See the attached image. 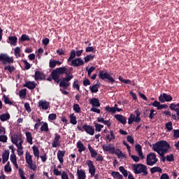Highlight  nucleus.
Returning <instances> with one entry per match:
<instances>
[{"label":"nucleus","instance_id":"obj_38","mask_svg":"<svg viewBox=\"0 0 179 179\" xmlns=\"http://www.w3.org/2000/svg\"><path fill=\"white\" fill-rule=\"evenodd\" d=\"M94 55H87L86 57H84V63L89 62L90 61H92V59H94Z\"/></svg>","mask_w":179,"mask_h":179},{"label":"nucleus","instance_id":"obj_12","mask_svg":"<svg viewBox=\"0 0 179 179\" xmlns=\"http://www.w3.org/2000/svg\"><path fill=\"white\" fill-rule=\"evenodd\" d=\"M61 136L58 134H55V138L52 143V148H58V146H61Z\"/></svg>","mask_w":179,"mask_h":179},{"label":"nucleus","instance_id":"obj_56","mask_svg":"<svg viewBox=\"0 0 179 179\" xmlns=\"http://www.w3.org/2000/svg\"><path fill=\"white\" fill-rule=\"evenodd\" d=\"M129 156H130V157L132 158L134 162H135L136 163H138L139 162V160H141V158H139V157H138L136 155H131V154H129Z\"/></svg>","mask_w":179,"mask_h":179},{"label":"nucleus","instance_id":"obj_15","mask_svg":"<svg viewBox=\"0 0 179 179\" xmlns=\"http://www.w3.org/2000/svg\"><path fill=\"white\" fill-rule=\"evenodd\" d=\"M7 43L8 44H10V45H13L14 47H16V45H17V37L13 36H9L7 40Z\"/></svg>","mask_w":179,"mask_h":179},{"label":"nucleus","instance_id":"obj_29","mask_svg":"<svg viewBox=\"0 0 179 179\" xmlns=\"http://www.w3.org/2000/svg\"><path fill=\"white\" fill-rule=\"evenodd\" d=\"M134 113L136 115V117L134 115V122H141V112L138 109H136Z\"/></svg>","mask_w":179,"mask_h":179},{"label":"nucleus","instance_id":"obj_21","mask_svg":"<svg viewBox=\"0 0 179 179\" xmlns=\"http://www.w3.org/2000/svg\"><path fill=\"white\" fill-rule=\"evenodd\" d=\"M9 150H4V152L2 154L3 164H5V163L8 162V160H9Z\"/></svg>","mask_w":179,"mask_h":179},{"label":"nucleus","instance_id":"obj_33","mask_svg":"<svg viewBox=\"0 0 179 179\" xmlns=\"http://www.w3.org/2000/svg\"><path fill=\"white\" fill-rule=\"evenodd\" d=\"M76 57V52L75 51V50H71L70 52V57L67 59V62H71V61H72L73 59H75Z\"/></svg>","mask_w":179,"mask_h":179},{"label":"nucleus","instance_id":"obj_51","mask_svg":"<svg viewBox=\"0 0 179 179\" xmlns=\"http://www.w3.org/2000/svg\"><path fill=\"white\" fill-rule=\"evenodd\" d=\"M73 110L75 111V113H80L81 109H80V106H79V104L78 103H75L73 105Z\"/></svg>","mask_w":179,"mask_h":179},{"label":"nucleus","instance_id":"obj_46","mask_svg":"<svg viewBox=\"0 0 179 179\" xmlns=\"http://www.w3.org/2000/svg\"><path fill=\"white\" fill-rule=\"evenodd\" d=\"M4 71H8V72H10V73H12V72H13V71H15V66H10V65L6 66L4 67Z\"/></svg>","mask_w":179,"mask_h":179},{"label":"nucleus","instance_id":"obj_64","mask_svg":"<svg viewBox=\"0 0 179 179\" xmlns=\"http://www.w3.org/2000/svg\"><path fill=\"white\" fill-rule=\"evenodd\" d=\"M160 179H170V176H169L167 173H163L161 176Z\"/></svg>","mask_w":179,"mask_h":179},{"label":"nucleus","instance_id":"obj_25","mask_svg":"<svg viewBox=\"0 0 179 179\" xmlns=\"http://www.w3.org/2000/svg\"><path fill=\"white\" fill-rule=\"evenodd\" d=\"M77 148L79 153H82V152H85L86 150V147H85L83 143H82L80 141L77 142Z\"/></svg>","mask_w":179,"mask_h":179},{"label":"nucleus","instance_id":"obj_18","mask_svg":"<svg viewBox=\"0 0 179 179\" xmlns=\"http://www.w3.org/2000/svg\"><path fill=\"white\" fill-rule=\"evenodd\" d=\"M65 153H66L65 150H59L57 151V159L59 163H61V164L64 163V157L65 156Z\"/></svg>","mask_w":179,"mask_h":179},{"label":"nucleus","instance_id":"obj_28","mask_svg":"<svg viewBox=\"0 0 179 179\" xmlns=\"http://www.w3.org/2000/svg\"><path fill=\"white\" fill-rule=\"evenodd\" d=\"M10 115L9 113H3L0 115V120L2 121V122H5V121H8V120H10Z\"/></svg>","mask_w":179,"mask_h":179},{"label":"nucleus","instance_id":"obj_4","mask_svg":"<svg viewBox=\"0 0 179 179\" xmlns=\"http://www.w3.org/2000/svg\"><path fill=\"white\" fill-rule=\"evenodd\" d=\"M77 129L81 132H86V134H88V135H91V136L94 135V127L90 124H85L83 125V127L78 125Z\"/></svg>","mask_w":179,"mask_h":179},{"label":"nucleus","instance_id":"obj_14","mask_svg":"<svg viewBox=\"0 0 179 179\" xmlns=\"http://www.w3.org/2000/svg\"><path fill=\"white\" fill-rule=\"evenodd\" d=\"M115 147H114V145L109 144L108 145H103L102 149L103 152H109V153H111V155H114V149Z\"/></svg>","mask_w":179,"mask_h":179},{"label":"nucleus","instance_id":"obj_63","mask_svg":"<svg viewBox=\"0 0 179 179\" xmlns=\"http://www.w3.org/2000/svg\"><path fill=\"white\" fill-rule=\"evenodd\" d=\"M62 179H69L68 173H66L65 171H63L62 173Z\"/></svg>","mask_w":179,"mask_h":179},{"label":"nucleus","instance_id":"obj_41","mask_svg":"<svg viewBox=\"0 0 179 179\" xmlns=\"http://www.w3.org/2000/svg\"><path fill=\"white\" fill-rule=\"evenodd\" d=\"M119 170L120 173L123 174L124 177H128V171H127L124 166H120Z\"/></svg>","mask_w":179,"mask_h":179},{"label":"nucleus","instance_id":"obj_16","mask_svg":"<svg viewBox=\"0 0 179 179\" xmlns=\"http://www.w3.org/2000/svg\"><path fill=\"white\" fill-rule=\"evenodd\" d=\"M135 149L136 151L138 152L139 157H141V159L143 160V159H145V155H143V152H142V145L136 144L135 145Z\"/></svg>","mask_w":179,"mask_h":179},{"label":"nucleus","instance_id":"obj_9","mask_svg":"<svg viewBox=\"0 0 179 179\" xmlns=\"http://www.w3.org/2000/svg\"><path fill=\"white\" fill-rule=\"evenodd\" d=\"M146 162L148 166H154V164H156L157 162H159V159H157L156 154L150 152L147 155Z\"/></svg>","mask_w":179,"mask_h":179},{"label":"nucleus","instance_id":"obj_11","mask_svg":"<svg viewBox=\"0 0 179 179\" xmlns=\"http://www.w3.org/2000/svg\"><path fill=\"white\" fill-rule=\"evenodd\" d=\"M71 66H74L75 68H78L79 66H82V65H85V62L82 58L78 57L71 61V64H70Z\"/></svg>","mask_w":179,"mask_h":179},{"label":"nucleus","instance_id":"obj_58","mask_svg":"<svg viewBox=\"0 0 179 179\" xmlns=\"http://www.w3.org/2000/svg\"><path fill=\"white\" fill-rule=\"evenodd\" d=\"M26 94H27L26 89H23L20 91V97H26Z\"/></svg>","mask_w":179,"mask_h":179},{"label":"nucleus","instance_id":"obj_34","mask_svg":"<svg viewBox=\"0 0 179 179\" xmlns=\"http://www.w3.org/2000/svg\"><path fill=\"white\" fill-rule=\"evenodd\" d=\"M111 176H112V177H113V178H117V179L124 178L122 175H121L120 173V172H118V171H113L112 173H111Z\"/></svg>","mask_w":179,"mask_h":179},{"label":"nucleus","instance_id":"obj_48","mask_svg":"<svg viewBox=\"0 0 179 179\" xmlns=\"http://www.w3.org/2000/svg\"><path fill=\"white\" fill-rule=\"evenodd\" d=\"M49 66L51 68V69H54L55 66H57V63L55 60L50 59L49 62Z\"/></svg>","mask_w":179,"mask_h":179},{"label":"nucleus","instance_id":"obj_60","mask_svg":"<svg viewBox=\"0 0 179 179\" xmlns=\"http://www.w3.org/2000/svg\"><path fill=\"white\" fill-rule=\"evenodd\" d=\"M166 160L167 162H174V155L173 154L167 155Z\"/></svg>","mask_w":179,"mask_h":179},{"label":"nucleus","instance_id":"obj_3","mask_svg":"<svg viewBox=\"0 0 179 179\" xmlns=\"http://www.w3.org/2000/svg\"><path fill=\"white\" fill-rule=\"evenodd\" d=\"M132 169L135 174H142L143 176H148V166L143 164H133Z\"/></svg>","mask_w":179,"mask_h":179},{"label":"nucleus","instance_id":"obj_32","mask_svg":"<svg viewBox=\"0 0 179 179\" xmlns=\"http://www.w3.org/2000/svg\"><path fill=\"white\" fill-rule=\"evenodd\" d=\"M114 155H116L118 159H121V157H125V155H124L122 151H121L120 149L115 150V148H114Z\"/></svg>","mask_w":179,"mask_h":179},{"label":"nucleus","instance_id":"obj_50","mask_svg":"<svg viewBox=\"0 0 179 179\" xmlns=\"http://www.w3.org/2000/svg\"><path fill=\"white\" fill-rule=\"evenodd\" d=\"M22 62L24 64V69L28 71V69H30L31 68V64L27 62V60H23Z\"/></svg>","mask_w":179,"mask_h":179},{"label":"nucleus","instance_id":"obj_8","mask_svg":"<svg viewBox=\"0 0 179 179\" xmlns=\"http://www.w3.org/2000/svg\"><path fill=\"white\" fill-rule=\"evenodd\" d=\"M86 164L89 169V173L91 174L92 177H94V179H99V174H96V166L93 164L92 160H87Z\"/></svg>","mask_w":179,"mask_h":179},{"label":"nucleus","instance_id":"obj_26","mask_svg":"<svg viewBox=\"0 0 179 179\" xmlns=\"http://www.w3.org/2000/svg\"><path fill=\"white\" fill-rule=\"evenodd\" d=\"M32 150L34 152V156L37 157V159H40V150H38V147H37V145H34L32 147Z\"/></svg>","mask_w":179,"mask_h":179},{"label":"nucleus","instance_id":"obj_30","mask_svg":"<svg viewBox=\"0 0 179 179\" xmlns=\"http://www.w3.org/2000/svg\"><path fill=\"white\" fill-rule=\"evenodd\" d=\"M151 174H155V173H163V169L159 166H154L150 169Z\"/></svg>","mask_w":179,"mask_h":179},{"label":"nucleus","instance_id":"obj_43","mask_svg":"<svg viewBox=\"0 0 179 179\" xmlns=\"http://www.w3.org/2000/svg\"><path fill=\"white\" fill-rule=\"evenodd\" d=\"M105 110L107 113H111L112 114H115V108L110 107L109 106H106Z\"/></svg>","mask_w":179,"mask_h":179},{"label":"nucleus","instance_id":"obj_55","mask_svg":"<svg viewBox=\"0 0 179 179\" xmlns=\"http://www.w3.org/2000/svg\"><path fill=\"white\" fill-rule=\"evenodd\" d=\"M127 142H129V143H131L132 145L135 143V140L134 139V137H132V136H127Z\"/></svg>","mask_w":179,"mask_h":179},{"label":"nucleus","instance_id":"obj_20","mask_svg":"<svg viewBox=\"0 0 179 179\" xmlns=\"http://www.w3.org/2000/svg\"><path fill=\"white\" fill-rule=\"evenodd\" d=\"M2 100L6 104H8L9 106H15V104H16V102L11 101L9 97L5 94L3 96Z\"/></svg>","mask_w":179,"mask_h":179},{"label":"nucleus","instance_id":"obj_17","mask_svg":"<svg viewBox=\"0 0 179 179\" xmlns=\"http://www.w3.org/2000/svg\"><path fill=\"white\" fill-rule=\"evenodd\" d=\"M37 84L34 81H28L24 85V87H27L29 90L36 89Z\"/></svg>","mask_w":179,"mask_h":179},{"label":"nucleus","instance_id":"obj_13","mask_svg":"<svg viewBox=\"0 0 179 179\" xmlns=\"http://www.w3.org/2000/svg\"><path fill=\"white\" fill-rule=\"evenodd\" d=\"M38 107L42 108V110H48L50 108V102L45 100H40L38 102Z\"/></svg>","mask_w":179,"mask_h":179},{"label":"nucleus","instance_id":"obj_24","mask_svg":"<svg viewBox=\"0 0 179 179\" xmlns=\"http://www.w3.org/2000/svg\"><path fill=\"white\" fill-rule=\"evenodd\" d=\"M77 175L78 179H85L86 178V172L82 169H77Z\"/></svg>","mask_w":179,"mask_h":179},{"label":"nucleus","instance_id":"obj_2","mask_svg":"<svg viewBox=\"0 0 179 179\" xmlns=\"http://www.w3.org/2000/svg\"><path fill=\"white\" fill-rule=\"evenodd\" d=\"M170 144L164 140L157 141L152 145V150L157 152L159 156H164L166 153H169V149H170Z\"/></svg>","mask_w":179,"mask_h":179},{"label":"nucleus","instance_id":"obj_62","mask_svg":"<svg viewBox=\"0 0 179 179\" xmlns=\"http://www.w3.org/2000/svg\"><path fill=\"white\" fill-rule=\"evenodd\" d=\"M173 138H179V129H173Z\"/></svg>","mask_w":179,"mask_h":179},{"label":"nucleus","instance_id":"obj_27","mask_svg":"<svg viewBox=\"0 0 179 179\" xmlns=\"http://www.w3.org/2000/svg\"><path fill=\"white\" fill-rule=\"evenodd\" d=\"M26 138H27V142L29 143V145H33V136H31V133L29 131H27L25 133Z\"/></svg>","mask_w":179,"mask_h":179},{"label":"nucleus","instance_id":"obj_45","mask_svg":"<svg viewBox=\"0 0 179 179\" xmlns=\"http://www.w3.org/2000/svg\"><path fill=\"white\" fill-rule=\"evenodd\" d=\"M134 122H135V115L131 113L128 119V124L131 125Z\"/></svg>","mask_w":179,"mask_h":179},{"label":"nucleus","instance_id":"obj_23","mask_svg":"<svg viewBox=\"0 0 179 179\" xmlns=\"http://www.w3.org/2000/svg\"><path fill=\"white\" fill-rule=\"evenodd\" d=\"M35 80H43L44 79V73L40 71H36L34 76Z\"/></svg>","mask_w":179,"mask_h":179},{"label":"nucleus","instance_id":"obj_22","mask_svg":"<svg viewBox=\"0 0 179 179\" xmlns=\"http://www.w3.org/2000/svg\"><path fill=\"white\" fill-rule=\"evenodd\" d=\"M90 104H92V107H100L101 106L100 101L97 98H92L90 101Z\"/></svg>","mask_w":179,"mask_h":179},{"label":"nucleus","instance_id":"obj_36","mask_svg":"<svg viewBox=\"0 0 179 179\" xmlns=\"http://www.w3.org/2000/svg\"><path fill=\"white\" fill-rule=\"evenodd\" d=\"M110 134H108L106 138L108 139L109 142H111V141H113V139H115V135H114V131L113 130H110Z\"/></svg>","mask_w":179,"mask_h":179},{"label":"nucleus","instance_id":"obj_37","mask_svg":"<svg viewBox=\"0 0 179 179\" xmlns=\"http://www.w3.org/2000/svg\"><path fill=\"white\" fill-rule=\"evenodd\" d=\"M19 41L24 43V41H30V38L27 34H22L19 38Z\"/></svg>","mask_w":179,"mask_h":179},{"label":"nucleus","instance_id":"obj_44","mask_svg":"<svg viewBox=\"0 0 179 179\" xmlns=\"http://www.w3.org/2000/svg\"><path fill=\"white\" fill-rule=\"evenodd\" d=\"M14 55L16 58H20V48L16 47L14 50Z\"/></svg>","mask_w":179,"mask_h":179},{"label":"nucleus","instance_id":"obj_1","mask_svg":"<svg viewBox=\"0 0 179 179\" xmlns=\"http://www.w3.org/2000/svg\"><path fill=\"white\" fill-rule=\"evenodd\" d=\"M71 71L66 69V67H59L53 70L51 73V78L55 83H59L60 87L63 89H68L71 86V79H73V75H70Z\"/></svg>","mask_w":179,"mask_h":179},{"label":"nucleus","instance_id":"obj_10","mask_svg":"<svg viewBox=\"0 0 179 179\" xmlns=\"http://www.w3.org/2000/svg\"><path fill=\"white\" fill-rule=\"evenodd\" d=\"M159 101L160 103L170 102L173 101V96L166 93L161 94L159 96Z\"/></svg>","mask_w":179,"mask_h":179},{"label":"nucleus","instance_id":"obj_5","mask_svg":"<svg viewBox=\"0 0 179 179\" xmlns=\"http://www.w3.org/2000/svg\"><path fill=\"white\" fill-rule=\"evenodd\" d=\"M99 77L100 79H102V80H106V79H107L108 80V83L110 85L115 83V79H114V78H113L110 73L105 72L103 70L99 71Z\"/></svg>","mask_w":179,"mask_h":179},{"label":"nucleus","instance_id":"obj_59","mask_svg":"<svg viewBox=\"0 0 179 179\" xmlns=\"http://www.w3.org/2000/svg\"><path fill=\"white\" fill-rule=\"evenodd\" d=\"M48 119L50 120V121H54V120H57V114L55 113L50 114L48 116Z\"/></svg>","mask_w":179,"mask_h":179},{"label":"nucleus","instance_id":"obj_42","mask_svg":"<svg viewBox=\"0 0 179 179\" xmlns=\"http://www.w3.org/2000/svg\"><path fill=\"white\" fill-rule=\"evenodd\" d=\"M94 127H95V131H96L97 132H101V129L104 128V125L100 124L98 123H94Z\"/></svg>","mask_w":179,"mask_h":179},{"label":"nucleus","instance_id":"obj_40","mask_svg":"<svg viewBox=\"0 0 179 179\" xmlns=\"http://www.w3.org/2000/svg\"><path fill=\"white\" fill-rule=\"evenodd\" d=\"M41 131L43 132H48L50 129H48V124L47 122L43 123V124L41 127Z\"/></svg>","mask_w":179,"mask_h":179},{"label":"nucleus","instance_id":"obj_39","mask_svg":"<svg viewBox=\"0 0 179 179\" xmlns=\"http://www.w3.org/2000/svg\"><path fill=\"white\" fill-rule=\"evenodd\" d=\"M73 89H76L78 92H80V85H79V80H76L73 83Z\"/></svg>","mask_w":179,"mask_h":179},{"label":"nucleus","instance_id":"obj_52","mask_svg":"<svg viewBox=\"0 0 179 179\" xmlns=\"http://www.w3.org/2000/svg\"><path fill=\"white\" fill-rule=\"evenodd\" d=\"M176 107H178V106L176 104H174V103H171L170 106H169V108L170 110H172V111H178L179 108H176Z\"/></svg>","mask_w":179,"mask_h":179},{"label":"nucleus","instance_id":"obj_54","mask_svg":"<svg viewBox=\"0 0 179 179\" xmlns=\"http://www.w3.org/2000/svg\"><path fill=\"white\" fill-rule=\"evenodd\" d=\"M166 128L168 129V131H172L173 130V122H169L168 123H166Z\"/></svg>","mask_w":179,"mask_h":179},{"label":"nucleus","instance_id":"obj_7","mask_svg":"<svg viewBox=\"0 0 179 179\" xmlns=\"http://www.w3.org/2000/svg\"><path fill=\"white\" fill-rule=\"evenodd\" d=\"M0 62L3 64V65H6V64L11 65V64L15 62V59H13V57H9L8 54L1 53L0 54Z\"/></svg>","mask_w":179,"mask_h":179},{"label":"nucleus","instance_id":"obj_61","mask_svg":"<svg viewBox=\"0 0 179 179\" xmlns=\"http://www.w3.org/2000/svg\"><path fill=\"white\" fill-rule=\"evenodd\" d=\"M19 174L21 179H26V176H24V172L22 169H19Z\"/></svg>","mask_w":179,"mask_h":179},{"label":"nucleus","instance_id":"obj_49","mask_svg":"<svg viewBox=\"0 0 179 179\" xmlns=\"http://www.w3.org/2000/svg\"><path fill=\"white\" fill-rule=\"evenodd\" d=\"M0 142H3V143H6L8 142V136L6 135H0Z\"/></svg>","mask_w":179,"mask_h":179},{"label":"nucleus","instance_id":"obj_19","mask_svg":"<svg viewBox=\"0 0 179 179\" xmlns=\"http://www.w3.org/2000/svg\"><path fill=\"white\" fill-rule=\"evenodd\" d=\"M115 118L119 121V122H121V124H123V125H125L127 124V117H125L122 115H115Z\"/></svg>","mask_w":179,"mask_h":179},{"label":"nucleus","instance_id":"obj_53","mask_svg":"<svg viewBox=\"0 0 179 179\" xmlns=\"http://www.w3.org/2000/svg\"><path fill=\"white\" fill-rule=\"evenodd\" d=\"M10 160L11 163H15V162H17V159L16 158V155H15V153L10 155Z\"/></svg>","mask_w":179,"mask_h":179},{"label":"nucleus","instance_id":"obj_31","mask_svg":"<svg viewBox=\"0 0 179 179\" xmlns=\"http://www.w3.org/2000/svg\"><path fill=\"white\" fill-rule=\"evenodd\" d=\"M99 87H100L99 84H94L92 87H90L91 93H97V92H99Z\"/></svg>","mask_w":179,"mask_h":179},{"label":"nucleus","instance_id":"obj_57","mask_svg":"<svg viewBox=\"0 0 179 179\" xmlns=\"http://www.w3.org/2000/svg\"><path fill=\"white\" fill-rule=\"evenodd\" d=\"M53 174L55 176H62V172L59 171L58 169L55 168L53 170Z\"/></svg>","mask_w":179,"mask_h":179},{"label":"nucleus","instance_id":"obj_47","mask_svg":"<svg viewBox=\"0 0 179 179\" xmlns=\"http://www.w3.org/2000/svg\"><path fill=\"white\" fill-rule=\"evenodd\" d=\"M156 114H157V112H156V110H155V109H151L150 115H149L150 120H153V118H155V115H156Z\"/></svg>","mask_w":179,"mask_h":179},{"label":"nucleus","instance_id":"obj_6","mask_svg":"<svg viewBox=\"0 0 179 179\" xmlns=\"http://www.w3.org/2000/svg\"><path fill=\"white\" fill-rule=\"evenodd\" d=\"M25 160L31 170H33V171L37 170V165H36V162H33V156L30 155V152H26Z\"/></svg>","mask_w":179,"mask_h":179},{"label":"nucleus","instance_id":"obj_35","mask_svg":"<svg viewBox=\"0 0 179 179\" xmlns=\"http://www.w3.org/2000/svg\"><path fill=\"white\" fill-rule=\"evenodd\" d=\"M69 118L71 124H73V125H76V124H78V121L76 120V116H75L73 113L70 115Z\"/></svg>","mask_w":179,"mask_h":179}]
</instances>
